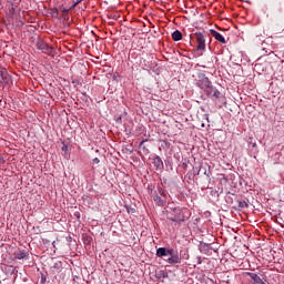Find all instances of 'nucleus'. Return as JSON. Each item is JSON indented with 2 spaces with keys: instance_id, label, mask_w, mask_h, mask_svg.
<instances>
[{
  "instance_id": "f257e3e1",
  "label": "nucleus",
  "mask_w": 284,
  "mask_h": 284,
  "mask_svg": "<svg viewBox=\"0 0 284 284\" xmlns=\"http://www.w3.org/2000/svg\"><path fill=\"white\" fill-rule=\"evenodd\" d=\"M196 85L200 90H203V92L209 97V99H212V101H219L223 97L221 92L214 85H212V82L207 77L202 75L197 82Z\"/></svg>"
},
{
  "instance_id": "f03ea898",
  "label": "nucleus",
  "mask_w": 284,
  "mask_h": 284,
  "mask_svg": "<svg viewBox=\"0 0 284 284\" xmlns=\"http://www.w3.org/2000/svg\"><path fill=\"white\" fill-rule=\"evenodd\" d=\"M156 256H159V258H163V256H170L164 258L169 265H176L181 263V256H179V253L174 251V248L160 247L156 250Z\"/></svg>"
},
{
  "instance_id": "7ed1b4c3",
  "label": "nucleus",
  "mask_w": 284,
  "mask_h": 284,
  "mask_svg": "<svg viewBox=\"0 0 284 284\" xmlns=\"http://www.w3.org/2000/svg\"><path fill=\"white\" fill-rule=\"evenodd\" d=\"M186 219H190V210L187 209L174 207L168 213V220L172 223H179V225L185 223Z\"/></svg>"
},
{
  "instance_id": "20e7f679",
  "label": "nucleus",
  "mask_w": 284,
  "mask_h": 284,
  "mask_svg": "<svg viewBox=\"0 0 284 284\" xmlns=\"http://www.w3.org/2000/svg\"><path fill=\"white\" fill-rule=\"evenodd\" d=\"M207 36H205V33L202 32H195L193 34V39L196 42V50L197 51H205V39Z\"/></svg>"
},
{
  "instance_id": "39448f33",
  "label": "nucleus",
  "mask_w": 284,
  "mask_h": 284,
  "mask_svg": "<svg viewBox=\"0 0 284 284\" xmlns=\"http://www.w3.org/2000/svg\"><path fill=\"white\" fill-rule=\"evenodd\" d=\"M10 81H12V78L8 73V69L0 67V83H10Z\"/></svg>"
},
{
  "instance_id": "423d86ee",
  "label": "nucleus",
  "mask_w": 284,
  "mask_h": 284,
  "mask_svg": "<svg viewBox=\"0 0 284 284\" xmlns=\"http://www.w3.org/2000/svg\"><path fill=\"white\" fill-rule=\"evenodd\" d=\"M37 48L38 50H41L42 52H44V54H50V52H52L51 47L48 43L43 42L42 40L37 42Z\"/></svg>"
},
{
  "instance_id": "0eeeda50",
  "label": "nucleus",
  "mask_w": 284,
  "mask_h": 284,
  "mask_svg": "<svg viewBox=\"0 0 284 284\" xmlns=\"http://www.w3.org/2000/svg\"><path fill=\"white\" fill-rule=\"evenodd\" d=\"M246 274L253 281V284H266L265 282H263V278L258 276V274L256 273H246Z\"/></svg>"
},
{
  "instance_id": "6e6552de",
  "label": "nucleus",
  "mask_w": 284,
  "mask_h": 284,
  "mask_svg": "<svg viewBox=\"0 0 284 284\" xmlns=\"http://www.w3.org/2000/svg\"><path fill=\"white\" fill-rule=\"evenodd\" d=\"M210 32H211L212 37H214L215 40H217L220 43H223V44L227 43V42L225 41V38L223 37V34H221V33L217 32L216 30H213V29H212Z\"/></svg>"
},
{
  "instance_id": "1a4fd4ad",
  "label": "nucleus",
  "mask_w": 284,
  "mask_h": 284,
  "mask_svg": "<svg viewBox=\"0 0 284 284\" xmlns=\"http://www.w3.org/2000/svg\"><path fill=\"white\" fill-rule=\"evenodd\" d=\"M152 163L155 170H163V160H161V156H154Z\"/></svg>"
},
{
  "instance_id": "9d476101",
  "label": "nucleus",
  "mask_w": 284,
  "mask_h": 284,
  "mask_svg": "<svg viewBox=\"0 0 284 284\" xmlns=\"http://www.w3.org/2000/svg\"><path fill=\"white\" fill-rule=\"evenodd\" d=\"M210 244H206V243H203V242H201L200 243V252L202 253V254H210Z\"/></svg>"
},
{
  "instance_id": "9b49d317",
  "label": "nucleus",
  "mask_w": 284,
  "mask_h": 284,
  "mask_svg": "<svg viewBox=\"0 0 284 284\" xmlns=\"http://www.w3.org/2000/svg\"><path fill=\"white\" fill-rule=\"evenodd\" d=\"M30 254L26 251H20L18 253H14V258H18V261H21L23 258H28Z\"/></svg>"
},
{
  "instance_id": "f8f14e48",
  "label": "nucleus",
  "mask_w": 284,
  "mask_h": 284,
  "mask_svg": "<svg viewBox=\"0 0 284 284\" xmlns=\"http://www.w3.org/2000/svg\"><path fill=\"white\" fill-rule=\"evenodd\" d=\"M250 201L248 200H239L237 201V205L240 207V210H245L247 207H250Z\"/></svg>"
},
{
  "instance_id": "ddd939ff",
  "label": "nucleus",
  "mask_w": 284,
  "mask_h": 284,
  "mask_svg": "<svg viewBox=\"0 0 284 284\" xmlns=\"http://www.w3.org/2000/svg\"><path fill=\"white\" fill-rule=\"evenodd\" d=\"M153 201L154 203H156V205H160L161 207H163V205H165L166 203V201L161 199V196H159L158 194L153 196Z\"/></svg>"
},
{
  "instance_id": "4468645a",
  "label": "nucleus",
  "mask_w": 284,
  "mask_h": 284,
  "mask_svg": "<svg viewBox=\"0 0 284 284\" xmlns=\"http://www.w3.org/2000/svg\"><path fill=\"white\" fill-rule=\"evenodd\" d=\"M172 39H173V41H181V39H183V33H181V31H179V30H175L172 33Z\"/></svg>"
},
{
  "instance_id": "2eb2a0df",
  "label": "nucleus",
  "mask_w": 284,
  "mask_h": 284,
  "mask_svg": "<svg viewBox=\"0 0 284 284\" xmlns=\"http://www.w3.org/2000/svg\"><path fill=\"white\" fill-rule=\"evenodd\" d=\"M156 278H168V273H165L164 271H160L159 273H156Z\"/></svg>"
},
{
  "instance_id": "dca6fc26",
  "label": "nucleus",
  "mask_w": 284,
  "mask_h": 284,
  "mask_svg": "<svg viewBox=\"0 0 284 284\" xmlns=\"http://www.w3.org/2000/svg\"><path fill=\"white\" fill-rule=\"evenodd\" d=\"M83 241H84V245H90V243L92 242V237L85 235L83 236Z\"/></svg>"
},
{
  "instance_id": "f3484780",
  "label": "nucleus",
  "mask_w": 284,
  "mask_h": 284,
  "mask_svg": "<svg viewBox=\"0 0 284 284\" xmlns=\"http://www.w3.org/2000/svg\"><path fill=\"white\" fill-rule=\"evenodd\" d=\"M159 194L165 199L168 196V191L159 189Z\"/></svg>"
},
{
  "instance_id": "a211bd4d",
  "label": "nucleus",
  "mask_w": 284,
  "mask_h": 284,
  "mask_svg": "<svg viewBox=\"0 0 284 284\" xmlns=\"http://www.w3.org/2000/svg\"><path fill=\"white\" fill-rule=\"evenodd\" d=\"M201 263H203V260L201 258V256L197 257V264L201 265Z\"/></svg>"
},
{
  "instance_id": "6ab92c4d",
  "label": "nucleus",
  "mask_w": 284,
  "mask_h": 284,
  "mask_svg": "<svg viewBox=\"0 0 284 284\" xmlns=\"http://www.w3.org/2000/svg\"><path fill=\"white\" fill-rule=\"evenodd\" d=\"M83 0H75L73 6H79V3H81Z\"/></svg>"
},
{
  "instance_id": "aec40b11",
  "label": "nucleus",
  "mask_w": 284,
  "mask_h": 284,
  "mask_svg": "<svg viewBox=\"0 0 284 284\" xmlns=\"http://www.w3.org/2000/svg\"><path fill=\"white\" fill-rule=\"evenodd\" d=\"M93 163H100L99 158L93 159Z\"/></svg>"
},
{
  "instance_id": "412c9836",
  "label": "nucleus",
  "mask_w": 284,
  "mask_h": 284,
  "mask_svg": "<svg viewBox=\"0 0 284 284\" xmlns=\"http://www.w3.org/2000/svg\"><path fill=\"white\" fill-rule=\"evenodd\" d=\"M143 143H145V141H142V142L140 143V145H143Z\"/></svg>"
},
{
  "instance_id": "4be33fe9",
  "label": "nucleus",
  "mask_w": 284,
  "mask_h": 284,
  "mask_svg": "<svg viewBox=\"0 0 284 284\" xmlns=\"http://www.w3.org/2000/svg\"><path fill=\"white\" fill-rule=\"evenodd\" d=\"M67 146H63L62 150H65Z\"/></svg>"
},
{
  "instance_id": "5701e85b",
  "label": "nucleus",
  "mask_w": 284,
  "mask_h": 284,
  "mask_svg": "<svg viewBox=\"0 0 284 284\" xmlns=\"http://www.w3.org/2000/svg\"><path fill=\"white\" fill-rule=\"evenodd\" d=\"M164 258H168V256H164Z\"/></svg>"
}]
</instances>
